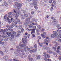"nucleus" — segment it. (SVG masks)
I'll list each match as a JSON object with an SVG mask.
<instances>
[{"label": "nucleus", "mask_w": 61, "mask_h": 61, "mask_svg": "<svg viewBox=\"0 0 61 61\" xmlns=\"http://www.w3.org/2000/svg\"><path fill=\"white\" fill-rule=\"evenodd\" d=\"M31 14L32 15H33L34 14V11H32L31 12Z\"/></svg>", "instance_id": "6e6d98bb"}, {"label": "nucleus", "mask_w": 61, "mask_h": 61, "mask_svg": "<svg viewBox=\"0 0 61 61\" xmlns=\"http://www.w3.org/2000/svg\"><path fill=\"white\" fill-rule=\"evenodd\" d=\"M20 44H19V46H16V48L18 49L17 50V54H19V53H20Z\"/></svg>", "instance_id": "7ed1b4c3"}, {"label": "nucleus", "mask_w": 61, "mask_h": 61, "mask_svg": "<svg viewBox=\"0 0 61 61\" xmlns=\"http://www.w3.org/2000/svg\"><path fill=\"white\" fill-rule=\"evenodd\" d=\"M18 4L17 6V9H19V8H20V7L22 6V3H20L19 4L18 3Z\"/></svg>", "instance_id": "423d86ee"}, {"label": "nucleus", "mask_w": 61, "mask_h": 61, "mask_svg": "<svg viewBox=\"0 0 61 61\" xmlns=\"http://www.w3.org/2000/svg\"><path fill=\"white\" fill-rule=\"evenodd\" d=\"M19 29H21L22 28V25H19Z\"/></svg>", "instance_id": "cd10ccee"}, {"label": "nucleus", "mask_w": 61, "mask_h": 61, "mask_svg": "<svg viewBox=\"0 0 61 61\" xmlns=\"http://www.w3.org/2000/svg\"><path fill=\"white\" fill-rule=\"evenodd\" d=\"M21 18L22 19H25V17L24 16L22 17H21Z\"/></svg>", "instance_id": "603ef678"}, {"label": "nucleus", "mask_w": 61, "mask_h": 61, "mask_svg": "<svg viewBox=\"0 0 61 61\" xmlns=\"http://www.w3.org/2000/svg\"><path fill=\"white\" fill-rule=\"evenodd\" d=\"M39 45L41 47H42V46H43V44L42 43H40L39 44Z\"/></svg>", "instance_id": "4c0bfd02"}, {"label": "nucleus", "mask_w": 61, "mask_h": 61, "mask_svg": "<svg viewBox=\"0 0 61 61\" xmlns=\"http://www.w3.org/2000/svg\"><path fill=\"white\" fill-rule=\"evenodd\" d=\"M3 58H4V59H5V60H7V59H9L8 58V56H6L4 57H3Z\"/></svg>", "instance_id": "2eb2a0df"}, {"label": "nucleus", "mask_w": 61, "mask_h": 61, "mask_svg": "<svg viewBox=\"0 0 61 61\" xmlns=\"http://www.w3.org/2000/svg\"><path fill=\"white\" fill-rule=\"evenodd\" d=\"M53 34L54 35H55L56 36H57L58 35V33L57 32H56L55 31H54L53 32Z\"/></svg>", "instance_id": "4468645a"}, {"label": "nucleus", "mask_w": 61, "mask_h": 61, "mask_svg": "<svg viewBox=\"0 0 61 61\" xmlns=\"http://www.w3.org/2000/svg\"><path fill=\"white\" fill-rule=\"evenodd\" d=\"M55 35H54L53 34L51 35V36L52 38H54L55 37Z\"/></svg>", "instance_id": "c756f323"}, {"label": "nucleus", "mask_w": 61, "mask_h": 61, "mask_svg": "<svg viewBox=\"0 0 61 61\" xmlns=\"http://www.w3.org/2000/svg\"><path fill=\"white\" fill-rule=\"evenodd\" d=\"M25 41L23 40L22 42L24 44H25Z\"/></svg>", "instance_id": "774afa93"}, {"label": "nucleus", "mask_w": 61, "mask_h": 61, "mask_svg": "<svg viewBox=\"0 0 61 61\" xmlns=\"http://www.w3.org/2000/svg\"><path fill=\"white\" fill-rule=\"evenodd\" d=\"M32 21H33V22H34V21H35V18H33L32 19Z\"/></svg>", "instance_id": "5fc2aeb1"}, {"label": "nucleus", "mask_w": 61, "mask_h": 61, "mask_svg": "<svg viewBox=\"0 0 61 61\" xmlns=\"http://www.w3.org/2000/svg\"><path fill=\"white\" fill-rule=\"evenodd\" d=\"M16 20L17 22H19V24H21V22H20V20L19 19H16Z\"/></svg>", "instance_id": "a211bd4d"}, {"label": "nucleus", "mask_w": 61, "mask_h": 61, "mask_svg": "<svg viewBox=\"0 0 61 61\" xmlns=\"http://www.w3.org/2000/svg\"><path fill=\"white\" fill-rule=\"evenodd\" d=\"M27 49V50L28 51H30V49L29 48H28V46H26Z\"/></svg>", "instance_id": "f704fd0d"}, {"label": "nucleus", "mask_w": 61, "mask_h": 61, "mask_svg": "<svg viewBox=\"0 0 61 61\" xmlns=\"http://www.w3.org/2000/svg\"><path fill=\"white\" fill-rule=\"evenodd\" d=\"M20 51L21 52H22V53H23L24 52V50L23 49H22Z\"/></svg>", "instance_id": "13d9d810"}, {"label": "nucleus", "mask_w": 61, "mask_h": 61, "mask_svg": "<svg viewBox=\"0 0 61 61\" xmlns=\"http://www.w3.org/2000/svg\"><path fill=\"white\" fill-rule=\"evenodd\" d=\"M45 61H51V60L49 59H48L46 60Z\"/></svg>", "instance_id": "a18cd8bd"}, {"label": "nucleus", "mask_w": 61, "mask_h": 61, "mask_svg": "<svg viewBox=\"0 0 61 61\" xmlns=\"http://www.w3.org/2000/svg\"><path fill=\"white\" fill-rule=\"evenodd\" d=\"M0 52L2 55V56H3V55H4V53H3V52L2 51H0Z\"/></svg>", "instance_id": "7c9ffc66"}, {"label": "nucleus", "mask_w": 61, "mask_h": 61, "mask_svg": "<svg viewBox=\"0 0 61 61\" xmlns=\"http://www.w3.org/2000/svg\"><path fill=\"white\" fill-rule=\"evenodd\" d=\"M9 30H10V29H9L8 28V29L7 28H6L5 29H4V31L5 32H7Z\"/></svg>", "instance_id": "ddd939ff"}, {"label": "nucleus", "mask_w": 61, "mask_h": 61, "mask_svg": "<svg viewBox=\"0 0 61 61\" xmlns=\"http://www.w3.org/2000/svg\"><path fill=\"white\" fill-rule=\"evenodd\" d=\"M58 36L59 37H61V34H59L58 35Z\"/></svg>", "instance_id": "69168bd1"}, {"label": "nucleus", "mask_w": 61, "mask_h": 61, "mask_svg": "<svg viewBox=\"0 0 61 61\" xmlns=\"http://www.w3.org/2000/svg\"><path fill=\"white\" fill-rule=\"evenodd\" d=\"M24 16L25 17H28V15L27 14H25L24 15Z\"/></svg>", "instance_id": "393cba45"}, {"label": "nucleus", "mask_w": 61, "mask_h": 61, "mask_svg": "<svg viewBox=\"0 0 61 61\" xmlns=\"http://www.w3.org/2000/svg\"><path fill=\"white\" fill-rule=\"evenodd\" d=\"M10 31H11L10 32H6V34H9V33H10V32L13 33V32H14V31H13V30L12 29Z\"/></svg>", "instance_id": "5701e85b"}, {"label": "nucleus", "mask_w": 61, "mask_h": 61, "mask_svg": "<svg viewBox=\"0 0 61 61\" xmlns=\"http://www.w3.org/2000/svg\"><path fill=\"white\" fill-rule=\"evenodd\" d=\"M36 31L38 33L40 31L38 29L36 30Z\"/></svg>", "instance_id": "09e8293b"}, {"label": "nucleus", "mask_w": 61, "mask_h": 61, "mask_svg": "<svg viewBox=\"0 0 61 61\" xmlns=\"http://www.w3.org/2000/svg\"><path fill=\"white\" fill-rule=\"evenodd\" d=\"M34 8L35 9H36V10H37V8H38L36 6H35Z\"/></svg>", "instance_id": "e2e57ef3"}, {"label": "nucleus", "mask_w": 61, "mask_h": 61, "mask_svg": "<svg viewBox=\"0 0 61 61\" xmlns=\"http://www.w3.org/2000/svg\"><path fill=\"white\" fill-rule=\"evenodd\" d=\"M29 60L30 61H32V60H33V59L32 58H30L29 59Z\"/></svg>", "instance_id": "e433bc0d"}, {"label": "nucleus", "mask_w": 61, "mask_h": 61, "mask_svg": "<svg viewBox=\"0 0 61 61\" xmlns=\"http://www.w3.org/2000/svg\"><path fill=\"white\" fill-rule=\"evenodd\" d=\"M37 59H39L41 58V56L38 55L37 56Z\"/></svg>", "instance_id": "aec40b11"}, {"label": "nucleus", "mask_w": 61, "mask_h": 61, "mask_svg": "<svg viewBox=\"0 0 61 61\" xmlns=\"http://www.w3.org/2000/svg\"><path fill=\"white\" fill-rule=\"evenodd\" d=\"M24 37L22 38L23 40H24V41H25V39H26V38L27 37H26L25 36H24Z\"/></svg>", "instance_id": "412c9836"}, {"label": "nucleus", "mask_w": 61, "mask_h": 61, "mask_svg": "<svg viewBox=\"0 0 61 61\" xmlns=\"http://www.w3.org/2000/svg\"><path fill=\"white\" fill-rule=\"evenodd\" d=\"M0 39L1 41H3L4 40V38H0Z\"/></svg>", "instance_id": "680f3d73"}, {"label": "nucleus", "mask_w": 61, "mask_h": 61, "mask_svg": "<svg viewBox=\"0 0 61 61\" xmlns=\"http://www.w3.org/2000/svg\"><path fill=\"white\" fill-rule=\"evenodd\" d=\"M4 5L5 6H8V4H7L6 2H5Z\"/></svg>", "instance_id": "c85d7f7f"}, {"label": "nucleus", "mask_w": 61, "mask_h": 61, "mask_svg": "<svg viewBox=\"0 0 61 61\" xmlns=\"http://www.w3.org/2000/svg\"><path fill=\"white\" fill-rule=\"evenodd\" d=\"M12 25H10L9 26V27L10 28H11V29H12V28H13V27H14V26H13V25H14V24H12Z\"/></svg>", "instance_id": "6ab92c4d"}, {"label": "nucleus", "mask_w": 61, "mask_h": 61, "mask_svg": "<svg viewBox=\"0 0 61 61\" xmlns=\"http://www.w3.org/2000/svg\"><path fill=\"white\" fill-rule=\"evenodd\" d=\"M23 13L24 14H25L26 12V11L25 10H23Z\"/></svg>", "instance_id": "8fccbe9b"}, {"label": "nucleus", "mask_w": 61, "mask_h": 61, "mask_svg": "<svg viewBox=\"0 0 61 61\" xmlns=\"http://www.w3.org/2000/svg\"><path fill=\"white\" fill-rule=\"evenodd\" d=\"M58 42H61V39L59 40L58 41Z\"/></svg>", "instance_id": "0e129e2a"}, {"label": "nucleus", "mask_w": 61, "mask_h": 61, "mask_svg": "<svg viewBox=\"0 0 61 61\" xmlns=\"http://www.w3.org/2000/svg\"><path fill=\"white\" fill-rule=\"evenodd\" d=\"M24 29L23 28H22L21 30V32L22 33H23V32H24Z\"/></svg>", "instance_id": "a19ab883"}, {"label": "nucleus", "mask_w": 61, "mask_h": 61, "mask_svg": "<svg viewBox=\"0 0 61 61\" xmlns=\"http://www.w3.org/2000/svg\"><path fill=\"white\" fill-rule=\"evenodd\" d=\"M37 27L39 28V29H40L41 28V26L40 25H38L37 26Z\"/></svg>", "instance_id": "72a5a7b5"}, {"label": "nucleus", "mask_w": 61, "mask_h": 61, "mask_svg": "<svg viewBox=\"0 0 61 61\" xmlns=\"http://www.w3.org/2000/svg\"><path fill=\"white\" fill-rule=\"evenodd\" d=\"M17 32L19 34H20V33H22L21 31L20 30H18L17 31Z\"/></svg>", "instance_id": "58836bf2"}, {"label": "nucleus", "mask_w": 61, "mask_h": 61, "mask_svg": "<svg viewBox=\"0 0 61 61\" xmlns=\"http://www.w3.org/2000/svg\"><path fill=\"white\" fill-rule=\"evenodd\" d=\"M30 22V18H28L25 20V22L24 23V25H27Z\"/></svg>", "instance_id": "f03ea898"}, {"label": "nucleus", "mask_w": 61, "mask_h": 61, "mask_svg": "<svg viewBox=\"0 0 61 61\" xmlns=\"http://www.w3.org/2000/svg\"><path fill=\"white\" fill-rule=\"evenodd\" d=\"M2 32L3 34H4L5 31L3 29H0V34H1Z\"/></svg>", "instance_id": "9d476101"}, {"label": "nucleus", "mask_w": 61, "mask_h": 61, "mask_svg": "<svg viewBox=\"0 0 61 61\" xmlns=\"http://www.w3.org/2000/svg\"><path fill=\"white\" fill-rule=\"evenodd\" d=\"M44 43H47L48 42V40H46V39H45L44 40Z\"/></svg>", "instance_id": "a878e982"}, {"label": "nucleus", "mask_w": 61, "mask_h": 61, "mask_svg": "<svg viewBox=\"0 0 61 61\" xmlns=\"http://www.w3.org/2000/svg\"><path fill=\"white\" fill-rule=\"evenodd\" d=\"M17 23H18V22L17 21H15L14 22V21H13L12 23V25H14V24H17Z\"/></svg>", "instance_id": "4be33fe9"}, {"label": "nucleus", "mask_w": 61, "mask_h": 61, "mask_svg": "<svg viewBox=\"0 0 61 61\" xmlns=\"http://www.w3.org/2000/svg\"><path fill=\"white\" fill-rule=\"evenodd\" d=\"M48 52H49V54H51L52 53V51L50 50L49 51H48Z\"/></svg>", "instance_id": "4d7b16f0"}, {"label": "nucleus", "mask_w": 61, "mask_h": 61, "mask_svg": "<svg viewBox=\"0 0 61 61\" xmlns=\"http://www.w3.org/2000/svg\"><path fill=\"white\" fill-rule=\"evenodd\" d=\"M20 15V14L19 13H17L16 15H15V18H16L15 20L18 19V16Z\"/></svg>", "instance_id": "0eeeda50"}, {"label": "nucleus", "mask_w": 61, "mask_h": 61, "mask_svg": "<svg viewBox=\"0 0 61 61\" xmlns=\"http://www.w3.org/2000/svg\"><path fill=\"white\" fill-rule=\"evenodd\" d=\"M41 36H42L43 38H46V36L44 35L43 34H41Z\"/></svg>", "instance_id": "dca6fc26"}, {"label": "nucleus", "mask_w": 61, "mask_h": 61, "mask_svg": "<svg viewBox=\"0 0 61 61\" xmlns=\"http://www.w3.org/2000/svg\"><path fill=\"white\" fill-rule=\"evenodd\" d=\"M58 59L59 60H61V56H60L59 57Z\"/></svg>", "instance_id": "de8ad7c7"}, {"label": "nucleus", "mask_w": 61, "mask_h": 61, "mask_svg": "<svg viewBox=\"0 0 61 61\" xmlns=\"http://www.w3.org/2000/svg\"><path fill=\"white\" fill-rule=\"evenodd\" d=\"M9 39L10 41H13V39L11 37H10L9 38Z\"/></svg>", "instance_id": "473e14b6"}, {"label": "nucleus", "mask_w": 61, "mask_h": 61, "mask_svg": "<svg viewBox=\"0 0 61 61\" xmlns=\"http://www.w3.org/2000/svg\"><path fill=\"white\" fill-rule=\"evenodd\" d=\"M34 47H35V48H36V49L37 48V45L36 44H35L34 45Z\"/></svg>", "instance_id": "79ce46f5"}, {"label": "nucleus", "mask_w": 61, "mask_h": 61, "mask_svg": "<svg viewBox=\"0 0 61 61\" xmlns=\"http://www.w3.org/2000/svg\"><path fill=\"white\" fill-rule=\"evenodd\" d=\"M10 36H11V37L12 38H13V39L14 38V35H13L12 34H11V35H10Z\"/></svg>", "instance_id": "2f4dec72"}, {"label": "nucleus", "mask_w": 61, "mask_h": 61, "mask_svg": "<svg viewBox=\"0 0 61 61\" xmlns=\"http://www.w3.org/2000/svg\"><path fill=\"white\" fill-rule=\"evenodd\" d=\"M46 56H47V57L48 58H49V57H50V55L49 54H48Z\"/></svg>", "instance_id": "c03bdc74"}, {"label": "nucleus", "mask_w": 61, "mask_h": 61, "mask_svg": "<svg viewBox=\"0 0 61 61\" xmlns=\"http://www.w3.org/2000/svg\"><path fill=\"white\" fill-rule=\"evenodd\" d=\"M33 27V25H32V24H30L29 26V28H30V29L32 28Z\"/></svg>", "instance_id": "f3484780"}, {"label": "nucleus", "mask_w": 61, "mask_h": 61, "mask_svg": "<svg viewBox=\"0 0 61 61\" xmlns=\"http://www.w3.org/2000/svg\"><path fill=\"white\" fill-rule=\"evenodd\" d=\"M56 5V2L55 1H53L52 4L51 5L52 6L54 7V5Z\"/></svg>", "instance_id": "6e6552de"}, {"label": "nucleus", "mask_w": 61, "mask_h": 61, "mask_svg": "<svg viewBox=\"0 0 61 61\" xmlns=\"http://www.w3.org/2000/svg\"><path fill=\"white\" fill-rule=\"evenodd\" d=\"M59 51V49H57V50L56 51V52H58Z\"/></svg>", "instance_id": "338daca9"}, {"label": "nucleus", "mask_w": 61, "mask_h": 61, "mask_svg": "<svg viewBox=\"0 0 61 61\" xmlns=\"http://www.w3.org/2000/svg\"><path fill=\"white\" fill-rule=\"evenodd\" d=\"M18 5V3L17 2H15V5H14V8H17V6Z\"/></svg>", "instance_id": "1a4fd4ad"}, {"label": "nucleus", "mask_w": 61, "mask_h": 61, "mask_svg": "<svg viewBox=\"0 0 61 61\" xmlns=\"http://www.w3.org/2000/svg\"><path fill=\"white\" fill-rule=\"evenodd\" d=\"M34 33H32V34H31L32 35V36L33 37H36V36H35V35L34 34H33Z\"/></svg>", "instance_id": "ea45409f"}, {"label": "nucleus", "mask_w": 61, "mask_h": 61, "mask_svg": "<svg viewBox=\"0 0 61 61\" xmlns=\"http://www.w3.org/2000/svg\"><path fill=\"white\" fill-rule=\"evenodd\" d=\"M51 19H52L53 20H54V19H55V18L53 17H51Z\"/></svg>", "instance_id": "37998d69"}, {"label": "nucleus", "mask_w": 61, "mask_h": 61, "mask_svg": "<svg viewBox=\"0 0 61 61\" xmlns=\"http://www.w3.org/2000/svg\"><path fill=\"white\" fill-rule=\"evenodd\" d=\"M37 51V49H33L32 50H32H31L30 51V53H31V54H32V52H36V51Z\"/></svg>", "instance_id": "9b49d317"}, {"label": "nucleus", "mask_w": 61, "mask_h": 61, "mask_svg": "<svg viewBox=\"0 0 61 61\" xmlns=\"http://www.w3.org/2000/svg\"><path fill=\"white\" fill-rule=\"evenodd\" d=\"M52 2V0H50L49 1V3H50V4H51Z\"/></svg>", "instance_id": "3c124183"}, {"label": "nucleus", "mask_w": 61, "mask_h": 61, "mask_svg": "<svg viewBox=\"0 0 61 61\" xmlns=\"http://www.w3.org/2000/svg\"><path fill=\"white\" fill-rule=\"evenodd\" d=\"M7 14H6L5 16L4 17V19H6L7 18Z\"/></svg>", "instance_id": "b1692460"}, {"label": "nucleus", "mask_w": 61, "mask_h": 61, "mask_svg": "<svg viewBox=\"0 0 61 61\" xmlns=\"http://www.w3.org/2000/svg\"><path fill=\"white\" fill-rule=\"evenodd\" d=\"M10 17L11 19L9 20V21H8V23L9 24H10L11 22H12L13 21V19L12 17H13V16L12 15H11L10 16Z\"/></svg>", "instance_id": "20e7f679"}, {"label": "nucleus", "mask_w": 61, "mask_h": 61, "mask_svg": "<svg viewBox=\"0 0 61 61\" xmlns=\"http://www.w3.org/2000/svg\"><path fill=\"white\" fill-rule=\"evenodd\" d=\"M43 56H47V55L46 54V53H44L43 55Z\"/></svg>", "instance_id": "bb28decb"}, {"label": "nucleus", "mask_w": 61, "mask_h": 61, "mask_svg": "<svg viewBox=\"0 0 61 61\" xmlns=\"http://www.w3.org/2000/svg\"><path fill=\"white\" fill-rule=\"evenodd\" d=\"M1 44L3 45V46H4V42H1Z\"/></svg>", "instance_id": "052dcab7"}, {"label": "nucleus", "mask_w": 61, "mask_h": 61, "mask_svg": "<svg viewBox=\"0 0 61 61\" xmlns=\"http://www.w3.org/2000/svg\"><path fill=\"white\" fill-rule=\"evenodd\" d=\"M8 14H9V15H8V17L7 19V20H9V18H10V15H12V13L11 12H9L8 13Z\"/></svg>", "instance_id": "39448f33"}, {"label": "nucleus", "mask_w": 61, "mask_h": 61, "mask_svg": "<svg viewBox=\"0 0 61 61\" xmlns=\"http://www.w3.org/2000/svg\"><path fill=\"white\" fill-rule=\"evenodd\" d=\"M56 54V52H53V55H54V56H55Z\"/></svg>", "instance_id": "49530a36"}, {"label": "nucleus", "mask_w": 61, "mask_h": 61, "mask_svg": "<svg viewBox=\"0 0 61 61\" xmlns=\"http://www.w3.org/2000/svg\"><path fill=\"white\" fill-rule=\"evenodd\" d=\"M9 34H13V35L14 36H16V32L15 31H13L12 33V32H10V33H9Z\"/></svg>", "instance_id": "f8f14e48"}, {"label": "nucleus", "mask_w": 61, "mask_h": 61, "mask_svg": "<svg viewBox=\"0 0 61 61\" xmlns=\"http://www.w3.org/2000/svg\"><path fill=\"white\" fill-rule=\"evenodd\" d=\"M36 26H33V29H30L27 28L26 29V30H27V31H32L31 32V34H33V33H35V30H36Z\"/></svg>", "instance_id": "f257e3e1"}, {"label": "nucleus", "mask_w": 61, "mask_h": 61, "mask_svg": "<svg viewBox=\"0 0 61 61\" xmlns=\"http://www.w3.org/2000/svg\"><path fill=\"white\" fill-rule=\"evenodd\" d=\"M52 48L54 50V51H56V47H52Z\"/></svg>", "instance_id": "c9c22d12"}, {"label": "nucleus", "mask_w": 61, "mask_h": 61, "mask_svg": "<svg viewBox=\"0 0 61 61\" xmlns=\"http://www.w3.org/2000/svg\"><path fill=\"white\" fill-rule=\"evenodd\" d=\"M38 37L39 39H41V37H40V36H39Z\"/></svg>", "instance_id": "bf43d9fd"}, {"label": "nucleus", "mask_w": 61, "mask_h": 61, "mask_svg": "<svg viewBox=\"0 0 61 61\" xmlns=\"http://www.w3.org/2000/svg\"><path fill=\"white\" fill-rule=\"evenodd\" d=\"M27 48L25 47H24V50L25 51L26 50Z\"/></svg>", "instance_id": "864d4df0"}]
</instances>
